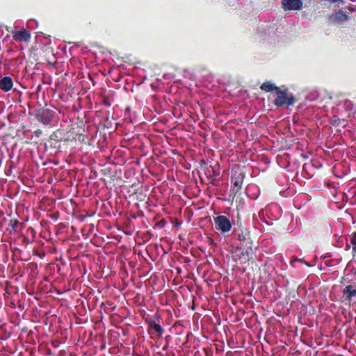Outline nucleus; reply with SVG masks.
Returning a JSON list of instances; mask_svg holds the SVG:
<instances>
[{
    "mask_svg": "<svg viewBox=\"0 0 356 356\" xmlns=\"http://www.w3.org/2000/svg\"><path fill=\"white\" fill-rule=\"evenodd\" d=\"M276 94L277 97L274 101V104L277 107L282 106L285 104L289 106L293 105L295 98L292 94H288L287 90H280L277 88Z\"/></svg>",
    "mask_w": 356,
    "mask_h": 356,
    "instance_id": "1",
    "label": "nucleus"
},
{
    "mask_svg": "<svg viewBox=\"0 0 356 356\" xmlns=\"http://www.w3.org/2000/svg\"><path fill=\"white\" fill-rule=\"evenodd\" d=\"M215 228L221 234L229 232L232 227L231 220L225 216H218L213 218Z\"/></svg>",
    "mask_w": 356,
    "mask_h": 356,
    "instance_id": "2",
    "label": "nucleus"
},
{
    "mask_svg": "<svg viewBox=\"0 0 356 356\" xmlns=\"http://www.w3.org/2000/svg\"><path fill=\"white\" fill-rule=\"evenodd\" d=\"M349 19V17L346 11L340 9L328 17V21L331 24H341Z\"/></svg>",
    "mask_w": 356,
    "mask_h": 356,
    "instance_id": "3",
    "label": "nucleus"
},
{
    "mask_svg": "<svg viewBox=\"0 0 356 356\" xmlns=\"http://www.w3.org/2000/svg\"><path fill=\"white\" fill-rule=\"evenodd\" d=\"M282 6L284 10H300L302 7V0H282Z\"/></svg>",
    "mask_w": 356,
    "mask_h": 356,
    "instance_id": "4",
    "label": "nucleus"
},
{
    "mask_svg": "<svg viewBox=\"0 0 356 356\" xmlns=\"http://www.w3.org/2000/svg\"><path fill=\"white\" fill-rule=\"evenodd\" d=\"M13 38L17 42H28L31 39V34L26 29L22 28L19 31L13 32Z\"/></svg>",
    "mask_w": 356,
    "mask_h": 356,
    "instance_id": "5",
    "label": "nucleus"
},
{
    "mask_svg": "<svg viewBox=\"0 0 356 356\" xmlns=\"http://www.w3.org/2000/svg\"><path fill=\"white\" fill-rule=\"evenodd\" d=\"M245 178L244 174L236 170H233L231 176V183L237 189H241Z\"/></svg>",
    "mask_w": 356,
    "mask_h": 356,
    "instance_id": "6",
    "label": "nucleus"
},
{
    "mask_svg": "<svg viewBox=\"0 0 356 356\" xmlns=\"http://www.w3.org/2000/svg\"><path fill=\"white\" fill-rule=\"evenodd\" d=\"M13 86V79L10 76H5L0 80V89L4 92L10 91Z\"/></svg>",
    "mask_w": 356,
    "mask_h": 356,
    "instance_id": "7",
    "label": "nucleus"
},
{
    "mask_svg": "<svg viewBox=\"0 0 356 356\" xmlns=\"http://www.w3.org/2000/svg\"><path fill=\"white\" fill-rule=\"evenodd\" d=\"M260 88L262 90H264L265 92H272L275 90L277 92V89L279 88L278 87L275 86L274 84L269 81L264 82L260 87Z\"/></svg>",
    "mask_w": 356,
    "mask_h": 356,
    "instance_id": "8",
    "label": "nucleus"
},
{
    "mask_svg": "<svg viewBox=\"0 0 356 356\" xmlns=\"http://www.w3.org/2000/svg\"><path fill=\"white\" fill-rule=\"evenodd\" d=\"M149 327L154 330L159 337H161L164 332V330L162 328V327L157 324L154 321H151L149 323Z\"/></svg>",
    "mask_w": 356,
    "mask_h": 356,
    "instance_id": "9",
    "label": "nucleus"
},
{
    "mask_svg": "<svg viewBox=\"0 0 356 356\" xmlns=\"http://www.w3.org/2000/svg\"><path fill=\"white\" fill-rule=\"evenodd\" d=\"M350 243L352 244V251L354 254H356V232H353L350 237Z\"/></svg>",
    "mask_w": 356,
    "mask_h": 356,
    "instance_id": "10",
    "label": "nucleus"
},
{
    "mask_svg": "<svg viewBox=\"0 0 356 356\" xmlns=\"http://www.w3.org/2000/svg\"><path fill=\"white\" fill-rule=\"evenodd\" d=\"M330 3H337L340 2H343L345 0H327Z\"/></svg>",
    "mask_w": 356,
    "mask_h": 356,
    "instance_id": "11",
    "label": "nucleus"
},
{
    "mask_svg": "<svg viewBox=\"0 0 356 356\" xmlns=\"http://www.w3.org/2000/svg\"><path fill=\"white\" fill-rule=\"evenodd\" d=\"M238 239L240 241H244L245 240V236L243 235V234H239L238 236Z\"/></svg>",
    "mask_w": 356,
    "mask_h": 356,
    "instance_id": "12",
    "label": "nucleus"
},
{
    "mask_svg": "<svg viewBox=\"0 0 356 356\" xmlns=\"http://www.w3.org/2000/svg\"><path fill=\"white\" fill-rule=\"evenodd\" d=\"M295 261H298L300 262H302V263H304L307 266H309L306 261H305L303 259H296Z\"/></svg>",
    "mask_w": 356,
    "mask_h": 356,
    "instance_id": "13",
    "label": "nucleus"
},
{
    "mask_svg": "<svg viewBox=\"0 0 356 356\" xmlns=\"http://www.w3.org/2000/svg\"><path fill=\"white\" fill-rule=\"evenodd\" d=\"M251 188H256V186H250L248 188V190H250Z\"/></svg>",
    "mask_w": 356,
    "mask_h": 356,
    "instance_id": "14",
    "label": "nucleus"
},
{
    "mask_svg": "<svg viewBox=\"0 0 356 356\" xmlns=\"http://www.w3.org/2000/svg\"><path fill=\"white\" fill-rule=\"evenodd\" d=\"M348 10L351 12H353L354 11V8L353 7H350L348 8Z\"/></svg>",
    "mask_w": 356,
    "mask_h": 356,
    "instance_id": "15",
    "label": "nucleus"
},
{
    "mask_svg": "<svg viewBox=\"0 0 356 356\" xmlns=\"http://www.w3.org/2000/svg\"><path fill=\"white\" fill-rule=\"evenodd\" d=\"M274 207L275 209L280 211V208L277 205H275Z\"/></svg>",
    "mask_w": 356,
    "mask_h": 356,
    "instance_id": "16",
    "label": "nucleus"
},
{
    "mask_svg": "<svg viewBox=\"0 0 356 356\" xmlns=\"http://www.w3.org/2000/svg\"><path fill=\"white\" fill-rule=\"evenodd\" d=\"M17 224V221L13 223V227H15V225Z\"/></svg>",
    "mask_w": 356,
    "mask_h": 356,
    "instance_id": "17",
    "label": "nucleus"
},
{
    "mask_svg": "<svg viewBox=\"0 0 356 356\" xmlns=\"http://www.w3.org/2000/svg\"><path fill=\"white\" fill-rule=\"evenodd\" d=\"M17 224V221L13 223V227H15V225Z\"/></svg>",
    "mask_w": 356,
    "mask_h": 356,
    "instance_id": "18",
    "label": "nucleus"
},
{
    "mask_svg": "<svg viewBox=\"0 0 356 356\" xmlns=\"http://www.w3.org/2000/svg\"><path fill=\"white\" fill-rule=\"evenodd\" d=\"M17 224V221L13 223V227H15V225Z\"/></svg>",
    "mask_w": 356,
    "mask_h": 356,
    "instance_id": "19",
    "label": "nucleus"
}]
</instances>
